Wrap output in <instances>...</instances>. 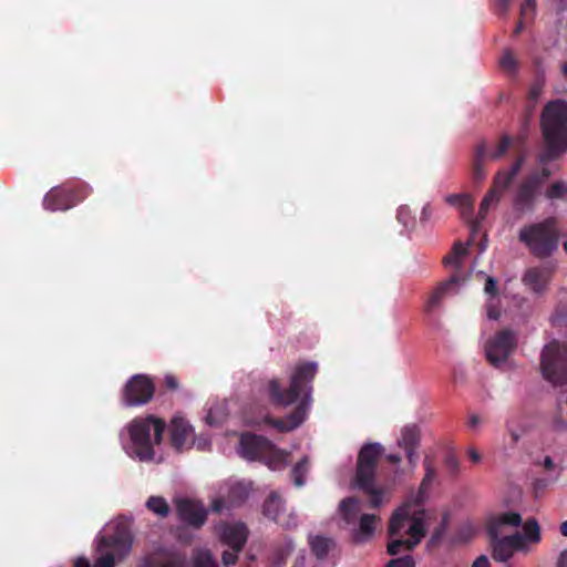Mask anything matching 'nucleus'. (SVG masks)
<instances>
[{"label":"nucleus","instance_id":"21","mask_svg":"<svg viewBox=\"0 0 567 567\" xmlns=\"http://www.w3.org/2000/svg\"><path fill=\"white\" fill-rule=\"evenodd\" d=\"M460 281V278L457 275L451 276V278L447 281H444L440 284L430 295L424 311L426 313L434 312L441 305L442 299L444 298L446 291L452 287L457 285Z\"/></svg>","mask_w":567,"mask_h":567},{"label":"nucleus","instance_id":"62","mask_svg":"<svg viewBox=\"0 0 567 567\" xmlns=\"http://www.w3.org/2000/svg\"><path fill=\"white\" fill-rule=\"evenodd\" d=\"M543 465L547 471H551L555 467L554 461L550 456H545Z\"/></svg>","mask_w":567,"mask_h":567},{"label":"nucleus","instance_id":"41","mask_svg":"<svg viewBox=\"0 0 567 567\" xmlns=\"http://www.w3.org/2000/svg\"><path fill=\"white\" fill-rule=\"evenodd\" d=\"M398 220L403 224L406 228L414 226V220L411 216V210L409 207H400L396 214Z\"/></svg>","mask_w":567,"mask_h":567},{"label":"nucleus","instance_id":"9","mask_svg":"<svg viewBox=\"0 0 567 567\" xmlns=\"http://www.w3.org/2000/svg\"><path fill=\"white\" fill-rule=\"evenodd\" d=\"M543 377L553 384L567 383V346L554 340L542 351Z\"/></svg>","mask_w":567,"mask_h":567},{"label":"nucleus","instance_id":"55","mask_svg":"<svg viewBox=\"0 0 567 567\" xmlns=\"http://www.w3.org/2000/svg\"><path fill=\"white\" fill-rule=\"evenodd\" d=\"M404 451L406 453V458H408L409 463L412 466H415V464L417 462V458H419V454L416 453V449L404 450Z\"/></svg>","mask_w":567,"mask_h":567},{"label":"nucleus","instance_id":"61","mask_svg":"<svg viewBox=\"0 0 567 567\" xmlns=\"http://www.w3.org/2000/svg\"><path fill=\"white\" fill-rule=\"evenodd\" d=\"M481 420L478 417V415L476 414H472L468 419V422H467V425L471 427V429H474L475 426H477L480 424Z\"/></svg>","mask_w":567,"mask_h":567},{"label":"nucleus","instance_id":"26","mask_svg":"<svg viewBox=\"0 0 567 567\" xmlns=\"http://www.w3.org/2000/svg\"><path fill=\"white\" fill-rule=\"evenodd\" d=\"M339 509L346 524L354 525L361 512L360 502L357 497H347L340 503Z\"/></svg>","mask_w":567,"mask_h":567},{"label":"nucleus","instance_id":"5","mask_svg":"<svg viewBox=\"0 0 567 567\" xmlns=\"http://www.w3.org/2000/svg\"><path fill=\"white\" fill-rule=\"evenodd\" d=\"M166 424L163 420L147 415L144 419H134L128 433L135 449V453L141 461H150L154 457V449L151 441V431H154V443L161 444Z\"/></svg>","mask_w":567,"mask_h":567},{"label":"nucleus","instance_id":"30","mask_svg":"<svg viewBox=\"0 0 567 567\" xmlns=\"http://www.w3.org/2000/svg\"><path fill=\"white\" fill-rule=\"evenodd\" d=\"M420 431L415 425H408L402 430L399 445L404 450L417 449L420 445Z\"/></svg>","mask_w":567,"mask_h":567},{"label":"nucleus","instance_id":"20","mask_svg":"<svg viewBox=\"0 0 567 567\" xmlns=\"http://www.w3.org/2000/svg\"><path fill=\"white\" fill-rule=\"evenodd\" d=\"M379 519V516L374 514H362L359 518L358 528L353 529V540L355 543H364L372 538L375 532V524Z\"/></svg>","mask_w":567,"mask_h":567},{"label":"nucleus","instance_id":"13","mask_svg":"<svg viewBox=\"0 0 567 567\" xmlns=\"http://www.w3.org/2000/svg\"><path fill=\"white\" fill-rule=\"evenodd\" d=\"M539 181L536 175H528L517 187L513 206L517 212L525 213L534 209L539 193Z\"/></svg>","mask_w":567,"mask_h":567},{"label":"nucleus","instance_id":"31","mask_svg":"<svg viewBox=\"0 0 567 567\" xmlns=\"http://www.w3.org/2000/svg\"><path fill=\"white\" fill-rule=\"evenodd\" d=\"M146 507L159 517H167L171 512L169 505L162 496H151L146 502Z\"/></svg>","mask_w":567,"mask_h":567},{"label":"nucleus","instance_id":"45","mask_svg":"<svg viewBox=\"0 0 567 567\" xmlns=\"http://www.w3.org/2000/svg\"><path fill=\"white\" fill-rule=\"evenodd\" d=\"M512 0H494L495 12L498 16H505L509 9Z\"/></svg>","mask_w":567,"mask_h":567},{"label":"nucleus","instance_id":"44","mask_svg":"<svg viewBox=\"0 0 567 567\" xmlns=\"http://www.w3.org/2000/svg\"><path fill=\"white\" fill-rule=\"evenodd\" d=\"M444 464L452 474H456L460 470V463L453 454L445 456Z\"/></svg>","mask_w":567,"mask_h":567},{"label":"nucleus","instance_id":"4","mask_svg":"<svg viewBox=\"0 0 567 567\" xmlns=\"http://www.w3.org/2000/svg\"><path fill=\"white\" fill-rule=\"evenodd\" d=\"M518 240L529 254L538 259L551 257L559 246V231L554 217L525 225L519 229Z\"/></svg>","mask_w":567,"mask_h":567},{"label":"nucleus","instance_id":"36","mask_svg":"<svg viewBox=\"0 0 567 567\" xmlns=\"http://www.w3.org/2000/svg\"><path fill=\"white\" fill-rule=\"evenodd\" d=\"M194 567H218L209 550H200L194 558Z\"/></svg>","mask_w":567,"mask_h":567},{"label":"nucleus","instance_id":"64","mask_svg":"<svg viewBox=\"0 0 567 567\" xmlns=\"http://www.w3.org/2000/svg\"><path fill=\"white\" fill-rule=\"evenodd\" d=\"M488 318L493 320H497L499 317V311L496 308H489L487 311Z\"/></svg>","mask_w":567,"mask_h":567},{"label":"nucleus","instance_id":"25","mask_svg":"<svg viewBox=\"0 0 567 567\" xmlns=\"http://www.w3.org/2000/svg\"><path fill=\"white\" fill-rule=\"evenodd\" d=\"M524 162H525V155H519L508 171H505V169L498 171L494 177L498 187L508 189V187L512 185L514 178L517 176V174L522 169Z\"/></svg>","mask_w":567,"mask_h":567},{"label":"nucleus","instance_id":"28","mask_svg":"<svg viewBox=\"0 0 567 567\" xmlns=\"http://www.w3.org/2000/svg\"><path fill=\"white\" fill-rule=\"evenodd\" d=\"M487 157V147L485 142L476 146L475 156L472 166V178L475 183H481L485 177L484 162Z\"/></svg>","mask_w":567,"mask_h":567},{"label":"nucleus","instance_id":"50","mask_svg":"<svg viewBox=\"0 0 567 567\" xmlns=\"http://www.w3.org/2000/svg\"><path fill=\"white\" fill-rule=\"evenodd\" d=\"M443 262L446 266H454L456 268H460L462 265V260L458 257H456L452 251L443 258Z\"/></svg>","mask_w":567,"mask_h":567},{"label":"nucleus","instance_id":"2","mask_svg":"<svg viewBox=\"0 0 567 567\" xmlns=\"http://www.w3.org/2000/svg\"><path fill=\"white\" fill-rule=\"evenodd\" d=\"M540 126L546 148L538 155L540 164L559 158L567 151V103L549 102L543 110Z\"/></svg>","mask_w":567,"mask_h":567},{"label":"nucleus","instance_id":"17","mask_svg":"<svg viewBox=\"0 0 567 567\" xmlns=\"http://www.w3.org/2000/svg\"><path fill=\"white\" fill-rule=\"evenodd\" d=\"M506 190V188L498 187L495 179L493 181L491 189L481 202L477 217L471 220V233L473 236L478 231L481 223L486 218L489 207L497 204Z\"/></svg>","mask_w":567,"mask_h":567},{"label":"nucleus","instance_id":"29","mask_svg":"<svg viewBox=\"0 0 567 567\" xmlns=\"http://www.w3.org/2000/svg\"><path fill=\"white\" fill-rule=\"evenodd\" d=\"M408 523H410L409 512L404 508L396 509L390 518L389 536L392 538L401 536V532Z\"/></svg>","mask_w":567,"mask_h":567},{"label":"nucleus","instance_id":"35","mask_svg":"<svg viewBox=\"0 0 567 567\" xmlns=\"http://www.w3.org/2000/svg\"><path fill=\"white\" fill-rule=\"evenodd\" d=\"M249 495V489L244 484H236L229 491V498L233 504L243 503Z\"/></svg>","mask_w":567,"mask_h":567},{"label":"nucleus","instance_id":"38","mask_svg":"<svg viewBox=\"0 0 567 567\" xmlns=\"http://www.w3.org/2000/svg\"><path fill=\"white\" fill-rule=\"evenodd\" d=\"M499 65L503 70L511 72V73L516 70V60H515L513 53L511 52V50L504 51V53L499 60Z\"/></svg>","mask_w":567,"mask_h":567},{"label":"nucleus","instance_id":"34","mask_svg":"<svg viewBox=\"0 0 567 567\" xmlns=\"http://www.w3.org/2000/svg\"><path fill=\"white\" fill-rule=\"evenodd\" d=\"M425 475L420 485V493H425L431 487L433 481L436 478V470L432 462L426 457L424 460Z\"/></svg>","mask_w":567,"mask_h":567},{"label":"nucleus","instance_id":"16","mask_svg":"<svg viewBox=\"0 0 567 567\" xmlns=\"http://www.w3.org/2000/svg\"><path fill=\"white\" fill-rule=\"evenodd\" d=\"M554 270L555 267L551 264L528 268L524 272L522 281L533 292L542 295L546 291Z\"/></svg>","mask_w":567,"mask_h":567},{"label":"nucleus","instance_id":"32","mask_svg":"<svg viewBox=\"0 0 567 567\" xmlns=\"http://www.w3.org/2000/svg\"><path fill=\"white\" fill-rule=\"evenodd\" d=\"M545 197L550 200H567V182L556 181L550 184L545 192Z\"/></svg>","mask_w":567,"mask_h":567},{"label":"nucleus","instance_id":"6","mask_svg":"<svg viewBox=\"0 0 567 567\" xmlns=\"http://www.w3.org/2000/svg\"><path fill=\"white\" fill-rule=\"evenodd\" d=\"M133 536L125 526H117L113 534L101 536L96 546L99 557L92 567H115V560L124 559L131 551Z\"/></svg>","mask_w":567,"mask_h":567},{"label":"nucleus","instance_id":"42","mask_svg":"<svg viewBox=\"0 0 567 567\" xmlns=\"http://www.w3.org/2000/svg\"><path fill=\"white\" fill-rule=\"evenodd\" d=\"M415 563L412 556H404L389 560L388 567H414Z\"/></svg>","mask_w":567,"mask_h":567},{"label":"nucleus","instance_id":"56","mask_svg":"<svg viewBox=\"0 0 567 567\" xmlns=\"http://www.w3.org/2000/svg\"><path fill=\"white\" fill-rule=\"evenodd\" d=\"M472 567H491V565L488 558L485 555H481L474 560Z\"/></svg>","mask_w":567,"mask_h":567},{"label":"nucleus","instance_id":"63","mask_svg":"<svg viewBox=\"0 0 567 567\" xmlns=\"http://www.w3.org/2000/svg\"><path fill=\"white\" fill-rule=\"evenodd\" d=\"M385 460L392 464H399L401 462V456L399 454H388L385 455Z\"/></svg>","mask_w":567,"mask_h":567},{"label":"nucleus","instance_id":"59","mask_svg":"<svg viewBox=\"0 0 567 567\" xmlns=\"http://www.w3.org/2000/svg\"><path fill=\"white\" fill-rule=\"evenodd\" d=\"M224 505H225L224 499L216 498L212 503V509L216 513H220L224 508Z\"/></svg>","mask_w":567,"mask_h":567},{"label":"nucleus","instance_id":"43","mask_svg":"<svg viewBox=\"0 0 567 567\" xmlns=\"http://www.w3.org/2000/svg\"><path fill=\"white\" fill-rule=\"evenodd\" d=\"M468 194H451L445 197V202L451 205L460 208L463 206V202L466 200Z\"/></svg>","mask_w":567,"mask_h":567},{"label":"nucleus","instance_id":"49","mask_svg":"<svg viewBox=\"0 0 567 567\" xmlns=\"http://www.w3.org/2000/svg\"><path fill=\"white\" fill-rule=\"evenodd\" d=\"M238 553L239 551H235L234 549L231 551H224L221 557L224 565L228 566L235 564L238 558Z\"/></svg>","mask_w":567,"mask_h":567},{"label":"nucleus","instance_id":"15","mask_svg":"<svg viewBox=\"0 0 567 567\" xmlns=\"http://www.w3.org/2000/svg\"><path fill=\"white\" fill-rule=\"evenodd\" d=\"M171 443L176 451L189 449L194 444V430L182 416H175L169 424Z\"/></svg>","mask_w":567,"mask_h":567},{"label":"nucleus","instance_id":"10","mask_svg":"<svg viewBox=\"0 0 567 567\" xmlns=\"http://www.w3.org/2000/svg\"><path fill=\"white\" fill-rule=\"evenodd\" d=\"M517 348V336L511 329L498 331L485 344L486 360L494 367L501 368Z\"/></svg>","mask_w":567,"mask_h":567},{"label":"nucleus","instance_id":"11","mask_svg":"<svg viewBox=\"0 0 567 567\" xmlns=\"http://www.w3.org/2000/svg\"><path fill=\"white\" fill-rule=\"evenodd\" d=\"M155 393V384L146 374H135L128 379L122 390L125 406H140L148 403Z\"/></svg>","mask_w":567,"mask_h":567},{"label":"nucleus","instance_id":"48","mask_svg":"<svg viewBox=\"0 0 567 567\" xmlns=\"http://www.w3.org/2000/svg\"><path fill=\"white\" fill-rule=\"evenodd\" d=\"M497 282L493 277H487L484 286V291L487 295L495 296L497 292Z\"/></svg>","mask_w":567,"mask_h":567},{"label":"nucleus","instance_id":"54","mask_svg":"<svg viewBox=\"0 0 567 567\" xmlns=\"http://www.w3.org/2000/svg\"><path fill=\"white\" fill-rule=\"evenodd\" d=\"M535 10V0H525V2L520 7V16L522 18H526L527 12H534Z\"/></svg>","mask_w":567,"mask_h":567},{"label":"nucleus","instance_id":"37","mask_svg":"<svg viewBox=\"0 0 567 567\" xmlns=\"http://www.w3.org/2000/svg\"><path fill=\"white\" fill-rule=\"evenodd\" d=\"M511 144H512L511 137L507 135H504L501 138V141L498 142L495 151L489 154V157L493 159H497V158L502 157L508 151Z\"/></svg>","mask_w":567,"mask_h":567},{"label":"nucleus","instance_id":"24","mask_svg":"<svg viewBox=\"0 0 567 567\" xmlns=\"http://www.w3.org/2000/svg\"><path fill=\"white\" fill-rule=\"evenodd\" d=\"M424 512H420L412 517L410 516V525L406 529V534L410 536L409 547L414 548L421 539L425 536V525L423 519Z\"/></svg>","mask_w":567,"mask_h":567},{"label":"nucleus","instance_id":"1","mask_svg":"<svg viewBox=\"0 0 567 567\" xmlns=\"http://www.w3.org/2000/svg\"><path fill=\"white\" fill-rule=\"evenodd\" d=\"M318 372L316 362L298 363L290 375V384L282 389L277 379L268 383V394L272 404L289 406L297 403L295 410L286 419L266 416L264 422L279 432H289L300 426L307 419L312 403V382Z\"/></svg>","mask_w":567,"mask_h":567},{"label":"nucleus","instance_id":"46","mask_svg":"<svg viewBox=\"0 0 567 567\" xmlns=\"http://www.w3.org/2000/svg\"><path fill=\"white\" fill-rule=\"evenodd\" d=\"M433 216V208L431 204H425L422 208L421 215H420V224L425 225L430 221V219Z\"/></svg>","mask_w":567,"mask_h":567},{"label":"nucleus","instance_id":"7","mask_svg":"<svg viewBox=\"0 0 567 567\" xmlns=\"http://www.w3.org/2000/svg\"><path fill=\"white\" fill-rule=\"evenodd\" d=\"M239 454L248 461H259L270 468H276L284 461L275 444L262 435L243 433L239 439Z\"/></svg>","mask_w":567,"mask_h":567},{"label":"nucleus","instance_id":"52","mask_svg":"<svg viewBox=\"0 0 567 567\" xmlns=\"http://www.w3.org/2000/svg\"><path fill=\"white\" fill-rule=\"evenodd\" d=\"M529 175H536L539 181V187H542L545 179L551 176V171L548 167H543L539 172H533Z\"/></svg>","mask_w":567,"mask_h":567},{"label":"nucleus","instance_id":"39","mask_svg":"<svg viewBox=\"0 0 567 567\" xmlns=\"http://www.w3.org/2000/svg\"><path fill=\"white\" fill-rule=\"evenodd\" d=\"M409 540L404 538L393 539L388 544V553L394 556L398 555L402 548L411 550L412 548L409 547Z\"/></svg>","mask_w":567,"mask_h":567},{"label":"nucleus","instance_id":"19","mask_svg":"<svg viewBox=\"0 0 567 567\" xmlns=\"http://www.w3.org/2000/svg\"><path fill=\"white\" fill-rule=\"evenodd\" d=\"M248 529L243 523L226 525L223 528L221 539L235 551H240L247 542Z\"/></svg>","mask_w":567,"mask_h":567},{"label":"nucleus","instance_id":"57","mask_svg":"<svg viewBox=\"0 0 567 567\" xmlns=\"http://www.w3.org/2000/svg\"><path fill=\"white\" fill-rule=\"evenodd\" d=\"M540 93H542V87L539 85L535 84L530 87L528 96L532 101L536 102L537 99L539 97Z\"/></svg>","mask_w":567,"mask_h":567},{"label":"nucleus","instance_id":"22","mask_svg":"<svg viewBox=\"0 0 567 567\" xmlns=\"http://www.w3.org/2000/svg\"><path fill=\"white\" fill-rule=\"evenodd\" d=\"M284 507L282 499L277 493H271L262 505V513L269 519L276 522L280 525H286L290 527L289 523H286L281 519V509Z\"/></svg>","mask_w":567,"mask_h":567},{"label":"nucleus","instance_id":"53","mask_svg":"<svg viewBox=\"0 0 567 567\" xmlns=\"http://www.w3.org/2000/svg\"><path fill=\"white\" fill-rule=\"evenodd\" d=\"M456 257H458L461 260L467 255V248L464 247L461 243H455L453 245V248L451 250Z\"/></svg>","mask_w":567,"mask_h":567},{"label":"nucleus","instance_id":"23","mask_svg":"<svg viewBox=\"0 0 567 567\" xmlns=\"http://www.w3.org/2000/svg\"><path fill=\"white\" fill-rule=\"evenodd\" d=\"M522 537V549L523 551H527V544L537 545L542 540V532L540 526L536 518L530 517L525 520L523 525V534Z\"/></svg>","mask_w":567,"mask_h":567},{"label":"nucleus","instance_id":"18","mask_svg":"<svg viewBox=\"0 0 567 567\" xmlns=\"http://www.w3.org/2000/svg\"><path fill=\"white\" fill-rule=\"evenodd\" d=\"M522 515L516 512H505L493 515L486 523V533L488 537H496V534H502V527L505 525L518 527L522 525Z\"/></svg>","mask_w":567,"mask_h":567},{"label":"nucleus","instance_id":"47","mask_svg":"<svg viewBox=\"0 0 567 567\" xmlns=\"http://www.w3.org/2000/svg\"><path fill=\"white\" fill-rule=\"evenodd\" d=\"M151 567H184L179 558H169L165 561L153 564Z\"/></svg>","mask_w":567,"mask_h":567},{"label":"nucleus","instance_id":"58","mask_svg":"<svg viewBox=\"0 0 567 567\" xmlns=\"http://www.w3.org/2000/svg\"><path fill=\"white\" fill-rule=\"evenodd\" d=\"M556 567H567V549L560 551L557 558Z\"/></svg>","mask_w":567,"mask_h":567},{"label":"nucleus","instance_id":"8","mask_svg":"<svg viewBox=\"0 0 567 567\" xmlns=\"http://www.w3.org/2000/svg\"><path fill=\"white\" fill-rule=\"evenodd\" d=\"M91 187L82 182H66L52 187L43 198L47 210H69L83 202L91 193Z\"/></svg>","mask_w":567,"mask_h":567},{"label":"nucleus","instance_id":"27","mask_svg":"<svg viewBox=\"0 0 567 567\" xmlns=\"http://www.w3.org/2000/svg\"><path fill=\"white\" fill-rule=\"evenodd\" d=\"M309 545L311 553L317 557V559L322 560L334 547V542L332 538L316 535L309 537Z\"/></svg>","mask_w":567,"mask_h":567},{"label":"nucleus","instance_id":"14","mask_svg":"<svg viewBox=\"0 0 567 567\" xmlns=\"http://www.w3.org/2000/svg\"><path fill=\"white\" fill-rule=\"evenodd\" d=\"M178 518L193 528H200L207 520V509L202 503L189 498L176 501Z\"/></svg>","mask_w":567,"mask_h":567},{"label":"nucleus","instance_id":"51","mask_svg":"<svg viewBox=\"0 0 567 567\" xmlns=\"http://www.w3.org/2000/svg\"><path fill=\"white\" fill-rule=\"evenodd\" d=\"M164 383H165L166 389H168L171 391L177 390L179 386L177 378L173 374H166L165 379H164Z\"/></svg>","mask_w":567,"mask_h":567},{"label":"nucleus","instance_id":"33","mask_svg":"<svg viewBox=\"0 0 567 567\" xmlns=\"http://www.w3.org/2000/svg\"><path fill=\"white\" fill-rule=\"evenodd\" d=\"M308 460L303 457L300 460L291 470V478L297 487H301L305 484V477L308 472Z\"/></svg>","mask_w":567,"mask_h":567},{"label":"nucleus","instance_id":"12","mask_svg":"<svg viewBox=\"0 0 567 567\" xmlns=\"http://www.w3.org/2000/svg\"><path fill=\"white\" fill-rule=\"evenodd\" d=\"M489 546L492 549V558L497 563H507L515 551H523L522 549V537L520 533H515L501 537L496 534V537H488Z\"/></svg>","mask_w":567,"mask_h":567},{"label":"nucleus","instance_id":"60","mask_svg":"<svg viewBox=\"0 0 567 567\" xmlns=\"http://www.w3.org/2000/svg\"><path fill=\"white\" fill-rule=\"evenodd\" d=\"M74 567H92L89 559H86L85 557H79L75 563H74Z\"/></svg>","mask_w":567,"mask_h":567},{"label":"nucleus","instance_id":"3","mask_svg":"<svg viewBox=\"0 0 567 567\" xmlns=\"http://www.w3.org/2000/svg\"><path fill=\"white\" fill-rule=\"evenodd\" d=\"M384 454V447L380 443H365L358 453L355 466V485L369 496L371 508L381 507L386 492L383 487L375 486V471L379 460Z\"/></svg>","mask_w":567,"mask_h":567},{"label":"nucleus","instance_id":"40","mask_svg":"<svg viewBox=\"0 0 567 567\" xmlns=\"http://www.w3.org/2000/svg\"><path fill=\"white\" fill-rule=\"evenodd\" d=\"M463 206H461L458 209L461 212V216L463 219L465 220H468L471 223L472 219V216H473V210H474V207H473V197L468 194V196L466 197V200L463 202Z\"/></svg>","mask_w":567,"mask_h":567}]
</instances>
